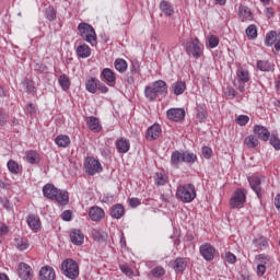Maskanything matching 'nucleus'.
I'll list each match as a JSON object with an SVG mask.
<instances>
[{"label":"nucleus","instance_id":"nucleus-37","mask_svg":"<svg viewBox=\"0 0 280 280\" xmlns=\"http://www.w3.org/2000/svg\"><path fill=\"white\" fill-rule=\"evenodd\" d=\"M58 82L63 91H69V88L71 86V81L69 80V77H67V74L60 75Z\"/></svg>","mask_w":280,"mask_h":280},{"label":"nucleus","instance_id":"nucleus-56","mask_svg":"<svg viewBox=\"0 0 280 280\" xmlns=\"http://www.w3.org/2000/svg\"><path fill=\"white\" fill-rule=\"evenodd\" d=\"M34 69L35 71H38V73H45V71H47V66H45V63H35Z\"/></svg>","mask_w":280,"mask_h":280},{"label":"nucleus","instance_id":"nucleus-60","mask_svg":"<svg viewBox=\"0 0 280 280\" xmlns=\"http://www.w3.org/2000/svg\"><path fill=\"white\" fill-rule=\"evenodd\" d=\"M96 89H98V91L101 93H108V88L106 85H104V83H100V81L97 83V88Z\"/></svg>","mask_w":280,"mask_h":280},{"label":"nucleus","instance_id":"nucleus-54","mask_svg":"<svg viewBox=\"0 0 280 280\" xmlns=\"http://www.w3.org/2000/svg\"><path fill=\"white\" fill-rule=\"evenodd\" d=\"M26 115H35L36 114V106L34 104L30 103L25 107Z\"/></svg>","mask_w":280,"mask_h":280},{"label":"nucleus","instance_id":"nucleus-5","mask_svg":"<svg viewBox=\"0 0 280 280\" xmlns=\"http://www.w3.org/2000/svg\"><path fill=\"white\" fill-rule=\"evenodd\" d=\"M236 80L237 83H235L236 89L244 93L246 91V83L250 82V72H248L245 68H238L236 70Z\"/></svg>","mask_w":280,"mask_h":280},{"label":"nucleus","instance_id":"nucleus-49","mask_svg":"<svg viewBox=\"0 0 280 280\" xmlns=\"http://www.w3.org/2000/svg\"><path fill=\"white\" fill-rule=\"evenodd\" d=\"M151 275L155 278L159 279V277H163L165 275V269L163 267H155L152 271Z\"/></svg>","mask_w":280,"mask_h":280},{"label":"nucleus","instance_id":"nucleus-2","mask_svg":"<svg viewBox=\"0 0 280 280\" xmlns=\"http://www.w3.org/2000/svg\"><path fill=\"white\" fill-rule=\"evenodd\" d=\"M175 197L182 202H194L196 200V186L192 184H184L177 187Z\"/></svg>","mask_w":280,"mask_h":280},{"label":"nucleus","instance_id":"nucleus-51","mask_svg":"<svg viewBox=\"0 0 280 280\" xmlns=\"http://www.w3.org/2000/svg\"><path fill=\"white\" fill-rule=\"evenodd\" d=\"M225 261H228V264H235L237 261V257L235 254L228 252L225 254Z\"/></svg>","mask_w":280,"mask_h":280},{"label":"nucleus","instance_id":"nucleus-17","mask_svg":"<svg viewBox=\"0 0 280 280\" xmlns=\"http://www.w3.org/2000/svg\"><path fill=\"white\" fill-rule=\"evenodd\" d=\"M39 277L42 280H55L56 270L52 267L45 266L39 270Z\"/></svg>","mask_w":280,"mask_h":280},{"label":"nucleus","instance_id":"nucleus-42","mask_svg":"<svg viewBox=\"0 0 280 280\" xmlns=\"http://www.w3.org/2000/svg\"><path fill=\"white\" fill-rule=\"evenodd\" d=\"M257 69H259V71H272V65L266 60H259L257 62Z\"/></svg>","mask_w":280,"mask_h":280},{"label":"nucleus","instance_id":"nucleus-10","mask_svg":"<svg viewBox=\"0 0 280 280\" xmlns=\"http://www.w3.org/2000/svg\"><path fill=\"white\" fill-rule=\"evenodd\" d=\"M199 253L206 261H213L215 257V248L209 243L201 245L199 247Z\"/></svg>","mask_w":280,"mask_h":280},{"label":"nucleus","instance_id":"nucleus-20","mask_svg":"<svg viewBox=\"0 0 280 280\" xmlns=\"http://www.w3.org/2000/svg\"><path fill=\"white\" fill-rule=\"evenodd\" d=\"M70 240L72 244H75L77 246H82V244H84V234L80 230H73L70 233Z\"/></svg>","mask_w":280,"mask_h":280},{"label":"nucleus","instance_id":"nucleus-26","mask_svg":"<svg viewBox=\"0 0 280 280\" xmlns=\"http://www.w3.org/2000/svg\"><path fill=\"white\" fill-rule=\"evenodd\" d=\"M25 159L31 165H38L40 163V155L36 151H27Z\"/></svg>","mask_w":280,"mask_h":280},{"label":"nucleus","instance_id":"nucleus-11","mask_svg":"<svg viewBox=\"0 0 280 280\" xmlns=\"http://www.w3.org/2000/svg\"><path fill=\"white\" fill-rule=\"evenodd\" d=\"M18 273L20 279L23 280H32V277H34L32 272V267L25 262H20L18 266Z\"/></svg>","mask_w":280,"mask_h":280},{"label":"nucleus","instance_id":"nucleus-18","mask_svg":"<svg viewBox=\"0 0 280 280\" xmlns=\"http://www.w3.org/2000/svg\"><path fill=\"white\" fill-rule=\"evenodd\" d=\"M254 132L260 141H268V139H270V131L261 125H256L254 127Z\"/></svg>","mask_w":280,"mask_h":280},{"label":"nucleus","instance_id":"nucleus-36","mask_svg":"<svg viewBox=\"0 0 280 280\" xmlns=\"http://www.w3.org/2000/svg\"><path fill=\"white\" fill-rule=\"evenodd\" d=\"M277 40V32L271 31L266 35L265 45H267V47H272Z\"/></svg>","mask_w":280,"mask_h":280},{"label":"nucleus","instance_id":"nucleus-47","mask_svg":"<svg viewBox=\"0 0 280 280\" xmlns=\"http://www.w3.org/2000/svg\"><path fill=\"white\" fill-rule=\"evenodd\" d=\"M8 170L9 172H11L12 174H19V163H16L13 160H10L8 162Z\"/></svg>","mask_w":280,"mask_h":280},{"label":"nucleus","instance_id":"nucleus-63","mask_svg":"<svg viewBox=\"0 0 280 280\" xmlns=\"http://www.w3.org/2000/svg\"><path fill=\"white\" fill-rule=\"evenodd\" d=\"M266 14H267L268 19H271V16H275V9L267 8L266 9Z\"/></svg>","mask_w":280,"mask_h":280},{"label":"nucleus","instance_id":"nucleus-59","mask_svg":"<svg viewBox=\"0 0 280 280\" xmlns=\"http://www.w3.org/2000/svg\"><path fill=\"white\" fill-rule=\"evenodd\" d=\"M225 95H229V97H235V95H237V92L235 91V89L229 86L226 88Z\"/></svg>","mask_w":280,"mask_h":280},{"label":"nucleus","instance_id":"nucleus-24","mask_svg":"<svg viewBox=\"0 0 280 280\" xmlns=\"http://www.w3.org/2000/svg\"><path fill=\"white\" fill-rule=\"evenodd\" d=\"M55 143L58 145V148H69L71 144V138L67 135H59L55 139Z\"/></svg>","mask_w":280,"mask_h":280},{"label":"nucleus","instance_id":"nucleus-1","mask_svg":"<svg viewBox=\"0 0 280 280\" xmlns=\"http://www.w3.org/2000/svg\"><path fill=\"white\" fill-rule=\"evenodd\" d=\"M43 194L45 198H48L49 200H56L58 205L61 207H65V205L69 203V192L65 190H59L54 186V184H46L43 187Z\"/></svg>","mask_w":280,"mask_h":280},{"label":"nucleus","instance_id":"nucleus-34","mask_svg":"<svg viewBox=\"0 0 280 280\" xmlns=\"http://www.w3.org/2000/svg\"><path fill=\"white\" fill-rule=\"evenodd\" d=\"M98 80L95 78H91L85 82V86H86V91H89V93H95L97 91V84H98Z\"/></svg>","mask_w":280,"mask_h":280},{"label":"nucleus","instance_id":"nucleus-29","mask_svg":"<svg viewBox=\"0 0 280 280\" xmlns=\"http://www.w3.org/2000/svg\"><path fill=\"white\" fill-rule=\"evenodd\" d=\"M125 213L124 206L122 205H116L113 206L110 209V215L112 218H115L116 220H119Z\"/></svg>","mask_w":280,"mask_h":280},{"label":"nucleus","instance_id":"nucleus-41","mask_svg":"<svg viewBox=\"0 0 280 280\" xmlns=\"http://www.w3.org/2000/svg\"><path fill=\"white\" fill-rule=\"evenodd\" d=\"M244 143L247 145V148H257L259 145V140L254 136H248L245 138Z\"/></svg>","mask_w":280,"mask_h":280},{"label":"nucleus","instance_id":"nucleus-46","mask_svg":"<svg viewBox=\"0 0 280 280\" xmlns=\"http://www.w3.org/2000/svg\"><path fill=\"white\" fill-rule=\"evenodd\" d=\"M208 45L211 49H215V47L220 45V38H218V36L215 35H211L210 37H208Z\"/></svg>","mask_w":280,"mask_h":280},{"label":"nucleus","instance_id":"nucleus-50","mask_svg":"<svg viewBox=\"0 0 280 280\" xmlns=\"http://www.w3.org/2000/svg\"><path fill=\"white\" fill-rule=\"evenodd\" d=\"M248 121H250V118L246 115H241L236 118V124H238V126H246Z\"/></svg>","mask_w":280,"mask_h":280},{"label":"nucleus","instance_id":"nucleus-55","mask_svg":"<svg viewBox=\"0 0 280 280\" xmlns=\"http://www.w3.org/2000/svg\"><path fill=\"white\" fill-rule=\"evenodd\" d=\"M120 270L121 272H124V275H126L127 277H132V269L130 267H128V265H122L120 266Z\"/></svg>","mask_w":280,"mask_h":280},{"label":"nucleus","instance_id":"nucleus-33","mask_svg":"<svg viewBox=\"0 0 280 280\" xmlns=\"http://www.w3.org/2000/svg\"><path fill=\"white\" fill-rule=\"evenodd\" d=\"M258 259H264L262 264H259L257 266V275L258 277H264L266 275V264L267 261H270V257H265L264 255H259Z\"/></svg>","mask_w":280,"mask_h":280},{"label":"nucleus","instance_id":"nucleus-58","mask_svg":"<svg viewBox=\"0 0 280 280\" xmlns=\"http://www.w3.org/2000/svg\"><path fill=\"white\" fill-rule=\"evenodd\" d=\"M61 219L65 222H71V210H66L61 213Z\"/></svg>","mask_w":280,"mask_h":280},{"label":"nucleus","instance_id":"nucleus-62","mask_svg":"<svg viewBox=\"0 0 280 280\" xmlns=\"http://www.w3.org/2000/svg\"><path fill=\"white\" fill-rule=\"evenodd\" d=\"M9 229L7 228L5 224H1L0 226V234L1 235H8Z\"/></svg>","mask_w":280,"mask_h":280},{"label":"nucleus","instance_id":"nucleus-28","mask_svg":"<svg viewBox=\"0 0 280 280\" xmlns=\"http://www.w3.org/2000/svg\"><path fill=\"white\" fill-rule=\"evenodd\" d=\"M77 55L79 58H89V56H91V47H89L86 44L78 46Z\"/></svg>","mask_w":280,"mask_h":280},{"label":"nucleus","instance_id":"nucleus-23","mask_svg":"<svg viewBox=\"0 0 280 280\" xmlns=\"http://www.w3.org/2000/svg\"><path fill=\"white\" fill-rule=\"evenodd\" d=\"M160 10L165 14V16H173L174 14V7L168 1L162 0L160 2Z\"/></svg>","mask_w":280,"mask_h":280},{"label":"nucleus","instance_id":"nucleus-40","mask_svg":"<svg viewBox=\"0 0 280 280\" xmlns=\"http://www.w3.org/2000/svg\"><path fill=\"white\" fill-rule=\"evenodd\" d=\"M183 153V163H196L198 161V156L190 152H182Z\"/></svg>","mask_w":280,"mask_h":280},{"label":"nucleus","instance_id":"nucleus-32","mask_svg":"<svg viewBox=\"0 0 280 280\" xmlns=\"http://www.w3.org/2000/svg\"><path fill=\"white\" fill-rule=\"evenodd\" d=\"M27 224L33 231H38V229H40V220L33 214L28 215Z\"/></svg>","mask_w":280,"mask_h":280},{"label":"nucleus","instance_id":"nucleus-57","mask_svg":"<svg viewBox=\"0 0 280 280\" xmlns=\"http://www.w3.org/2000/svg\"><path fill=\"white\" fill-rule=\"evenodd\" d=\"M24 84L26 85L28 93H34V82H32V80L25 79Z\"/></svg>","mask_w":280,"mask_h":280},{"label":"nucleus","instance_id":"nucleus-38","mask_svg":"<svg viewBox=\"0 0 280 280\" xmlns=\"http://www.w3.org/2000/svg\"><path fill=\"white\" fill-rule=\"evenodd\" d=\"M180 161L183 162V153H180L179 151H174L171 156L172 165L178 167Z\"/></svg>","mask_w":280,"mask_h":280},{"label":"nucleus","instance_id":"nucleus-16","mask_svg":"<svg viewBox=\"0 0 280 280\" xmlns=\"http://www.w3.org/2000/svg\"><path fill=\"white\" fill-rule=\"evenodd\" d=\"M101 75H102V78H104L105 82H107L108 86L115 85L117 77L112 69H109V68L103 69Z\"/></svg>","mask_w":280,"mask_h":280},{"label":"nucleus","instance_id":"nucleus-4","mask_svg":"<svg viewBox=\"0 0 280 280\" xmlns=\"http://www.w3.org/2000/svg\"><path fill=\"white\" fill-rule=\"evenodd\" d=\"M61 272L65 277H68V279L75 280L80 277V267L75 260L68 258L61 264Z\"/></svg>","mask_w":280,"mask_h":280},{"label":"nucleus","instance_id":"nucleus-22","mask_svg":"<svg viewBox=\"0 0 280 280\" xmlns=\"http://www.w3.org/2000/svg\"><path fill=\"white\" fill-rule=\"evenodd\" d=\"M86 126L92 130V132H100V130H102L100 119L95 118L94 116H90L86 118Z\"/></svg>","mask_w":280,"mask_h":280},{"label":"nucleus","instance_id":"nucleus-43","mask_svg":"<svg viewBox=\"0 0 280 280\" xmlns=\"http://www.w3.org/2000/svg\"><path fill=\"white\" fill-rule=\"evenodd\" d=\"M269 137H270L269 138L270 145H272V148H275V150L279 151L280 150V139H279V136L272 133Z\"/></svg>","mask_w":280,"mask_h":280},{"label":"nucleus","instance_id":"nucleus-44","mask_svg":"<svg viewBox=\"0 0 280 280\" xmlns=\"http://www.w3.org/2000/svg\"><path fill=\"white\" fill-rule=\"evenodd\" d=\"M15 244L16 248H19L20 250H27V248H30V243H27V240L16 238Z\"/></svg>","mask_w":280,"mask_h":280},{"label":"nucleus","instance_id":"nucleus-8","mask_svg":"<svg viewBox=\"0 0 280 280\" xmlns=\"http://www.w3.org/2000/svg\"><path fill=\"white\" fill-rule=\"evenodd\" d=\"M244 202H246V192L242 188H238L230 199V207L231 209H242Z\"/></svg>","mask_w":280,"mask_h":280},{"label":"nucleus","instance_id":"nucleus-52","mask_svg":"<svg viewBox=\"0 0 280 280\" xmlns=\"http://www.w3.org/2000/svg\"><path fill=\"white\" fill-rule=\"evenodd\" d=\"M201 154H202V156H205V159H209L210 156L213 155V150H211V148H209V147H203L201 149Z\"/></svg>","mask_w":280,"mask_h":280},{"label":"nucleus","instance_id":"nucleus-30","mask_svg":"<svg viewBox=\"0 0 280 280\" xmlns=\"http://www.w3.org/2000/svg\"><path fill=\"white\" fill-rule=\"evenodd\" d=\"M173 268L175 272H184L185 268H187V260L185 258H177L174 261Z\"/></svg>","mask_w":280,"mask_h":280},{"label":"nucleus","instance_id":"nucleus-27","mask_svg":"<svg viewBox=\"0 0 280 280\" xmlns=\"http://www.w3.org/2000/svg\"><path fill=\"white\" fill-rule=\"evenodd\" d=\"M92 236L95 242H106V240H108V234H106L102 229H94L92 231Z\"/></svg>","mask_w":280,"mask_h":280},{"label":"nucleus","instance_id":"nucleus-12","mask_svg":"<svg viewBox=\"0 0 280 280\" xmlns=\"http://www.w3.org/2000/svg\"><path fill=\"white\" fill-rule=\"evenodd\" d=\"M166 116L171 121H183V119H185V109L171 108L166 112Z\"/></svg>","mask_w":280,"mask_h":280},{"label":"nucleus","instance_id":"nucleus-45","mask_svg":"<svg viewBox=\"0 0 280 280\" xmlns=\"http://www.w3.org/2000/svg\"><path fill=\"white\" fill-rule=\"evenodd\" d=\"M245 33L248 38H255L257 36V26L255 24L249 25Z\"/></svg>","mask_w":280,"mask_h":280},{"label":"nucleus","instance_id":"nucleus-15","mask_svg":"<svg viewBox=\"0 0 280 280\" xmlns=\"http://www.w3.org/2000/svg\"><path fill=\"white\" fill-rule=\"evenodd\" d=\"M161 132H162L161 125L154 124L148 128L145 137L148 141H155V139L161 137Z\"/></svg>","mask_w":280,"mask_h":280},{"label":"nucleus","instance_id":"nucleus-31","mask_svg":"<svg viewBox=\"0 0 280 280\" xmlns=\"http://www.w3.org/2000/svg\"><path fill=\"white\" fill-rule=\"evenodd\" d=\"M114 67L116 71H119V73H126V71H128V62L124 59H116Z\"/></svg>","mask_w":280,"mask_h":280},{"label":"nucleus","instance_id":"nucleus-9","mask_svg":"<svg viewBox=\"0 0 280 280\" xmlns=\"http://www.w3.org/2000/svg\"><path fill=\"white\" fill-rule=\"evenodd\" d=\"M264 180H266V177L264 176H257L254 175L252 177H248V183L253 189V191H255V194L257 195V198H259V200H261V183H264Z\"/></svg>","mask_w":280,"mask_h":280},{"label":"nucleus","instance_id":"nucleus-13","mask_svg":"<svg viewBox=\"0 0 280 280\" xmlns=\"http://www.w3.org/2000/svg\"><path fill=\"white\" fill-rule=\"evenodd\" d=\"M106 213L104 212V209L97 206H93L89 210V217L93 222H100L104 220V217Z\"/></svg>","mask_w":280,"mask_h":280},{"label":"nucleus","instance_id":"nucleus-61","mask_svg":"<svg viewBox=\"0 0 280 280\" xmlns=\"http://www.w3.org/2000/svg\"><path fill=\"white\" fill-rule=\"evenodd\" d=\"M129 205L130 207H139V205H141V201L139 200V198H131L129 200Z\"/></svg>","mask_w":280,"mask_h":280},{"label":"nucleus","instance_id":"nucleus-19","mask_svg":"<svg viewBox=\"0 0 280 280\" xmlns=\"http://www.w3.org/2000/svg\"><path fill=\"white\" fill-rule=\"evenodd\" d=\"M116 149L120 154H126L130 150V140L120 138L116 141Z\"/></svg>","mask_w":280,"mask_h":280},{"label":"nucleus","instance_id":"nucleus-35","mask_svg":"<svg viewBox=\"0 0 280 280\" xmlns=\"http://www.w3.org/2000/svg\"><path fill=\"white\" fill-rule=\"evenodd\" d=\"M154 180H155V185H158V187L166 185L167 184V175H165L164 172H158L154 176Z\"/></svg>","mask_w":280,"mask_h":280},{"label":"nucleus","instance_id":"nucleus-7","mask_svg":"<svg viewBox=\"0 0 280 280\" xmlns=\"http://www.w3.org/2000/svg\"><path fill=\"white\" fill-rule=\"evenodd\" d=\"M83 165L84 171L89 174V176H95V174H100L103 171L100 160H95L91 156L85 158Z\"/></svg>","mask_w":280,"mask_h":280},{"label":"nucleus","instance_id":"nucleus-14","mask_svg":"<svg viewBox=\"0 0 280 280\" xmlns=\"http://www.w3.org/2000/svg\"><path fill=\"white\" fill-rule=\"evenodd\" d=\"M238 19L243 22L246 23L248 21H253L255 19V15L253 14V11L246 5H241L238 8Z\"/></svg>","mask_w":280,"mask_h":280},{"label":"nucleus","instance_id":"nucleus-21","mask_svg":"<svg viewBox=\"0 0 280 280\" xmlns=\"http://www.w3.org/2000/svg\"><path fill=\"white\" fill-rule=\"evenodd\" d=\"M158 95H167V83L163 80H158L151 85Z\"/></svg>","mask_w":280,"mask_h":280},{"label":"nucleus","instance_id":"nucleus-3","mask_svg":"<svg viewBox=\"0 0 280 280\" xmlns=\"http://www.w3.org/2000/svg\"><path fill=\"white\" fill-rule=\"evenodd\" d=\"M79 34L85 43H89L94 47V45H97V34L95 33V28L91 26L89 23H80L78 26Z\"/></svg>","mask_w":280,"mask_h":280},{"label":"nucleus","instance_id":"nucleus-48","mask_svg":"<svg viewBox=\"0 0 280 280\" xmlns=\"http://www.w3.org/2000/svg\"><path fill=\"white\" fill-rule=\"evenodd\" d=\"M197 119L200 124H203V121H207V110H205L203 108H198Z\"/></svg>","mask_w":280,"mask_h":280},{"label":"nucleus","instance_id":"nucleus-53","mask_svg":"<svg viewBox=\"0 0 280 280\" xmlns=\"http://www.w3.org/2000/svg\"><path fill=\"white\" fill-rule=\"evenodd\" d=\"M46 16L48 21H54L56 19V11L54 10V8L50 7L46 10Z\"/></svg>","mask_w":280,"mask_h":280},{"label":"nucleus","instance_id":"nucleus-39","mask_svg":"<svg viewBox=\"0 0 280 280\" xmlns=\"http://www.w3.org/2000/svg\"><path fill=\"white\" fill-rule=\"evenodd\" d=\"M144 95L148 100H150V102H154V100H156V97L159 96L153 86H147L144 90Z\"/></svg>","mask_w":280,"mask_h":280},{"label":"nucleus","instance_id":"nucleus-64","mask_svg":"<svg viewBox=\"0 0 280 280\" xmlns=\"http://www.w3.org/2000/svg\"><path fill=\"white\" fill-rule=\"evenodd\" d=\"M275 206L280 211V195H277L275 198Z\"/></svg>","mask_w":280,"mask_h":280},{"label":"nucleus","instance_id":"nucleus-25","mask_svg":"<svg viewBox=\"0 0 280 280\" xmlns=\"http://www.w3.org/2000/svg\"><path fill=\"white\" fill-rule=\"evenodd\" d=\"M186 89H187V84L185 83V81H177L172 84V91L174 95H183Z\"/></svg>","mask_w":280,"mask_h":280},{"label":"nucleus","instance_id":"nucleus-6","mask_svg":"<svg viewBox=\"0 0 280 280\" xmlns=\"http://www.w3.org/2000/svg\"><path fill=\"white\" fill-rule=\"evenodd\" d=\"M202 49L203 46L198 38L190 39L186 43V54H188V56L196 58V60H198V58L202 56Z\"/></svg>","mask_w":280,"mask_h":280}]
</instances>
